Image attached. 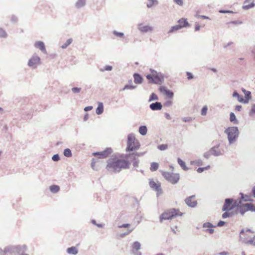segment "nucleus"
Segmentation results:
<instances>
[{
	"mask_svg": "<svg viewBox=\"0 0 255 255\" xmlns=\"http://www.w3.org/2000/svg\"><path fill=\"white\" fill-rule=\"evenodd\" d=\"M158 168V164L156 162H152L151 164L150 169L152 171H156Z\"/></svg>",
	"mask_w": 255,
	"mask_h": 255,
	"instance_id": "nucleus-42",
	"label": "nucleus"
},
{
	"mask_svg": "<svg viewBox=\"0 0 255 255\" xmlns=\"http://www.w3.org/2000/svg\"><path fill=\"white\" fill-rule=\"evenodd\" d=\"M106 168L108 171L119 172L122 169L129 167V160H109Z\"/></svg>",
	"mask_w": 255,
	"mask_h": 255,
	"instance_id": "nucleus-1",
	"label": "nucleus"
},
{
	"mask_svg": "<svg viewBox=\"0 0 255 255\" xmlns=\"http://www.w3.org/2000/svg\"><path fill=\"white\" fill-rule=\"evenodd\" d=\"M186 75H187V79L188 80H191V79H192L193 78V74L189 72H187L186 73Z\"/></svg>",
	"mask_w": 255,
	"mask_h": 255,
	"instance_id": "nucleus-58",
	"label": "nucleus"
},
{
	"mask_svg": "<svg viewBox=\"0 0 255 255\" xmlns=\"http://www.w3.org/2000/svg\"><path fill=\"white\" fill-rule=\"evenodd\" d=\"M140 144L137 140L136 139L133 133H130L128 136L127 151H132L135 149H138Z\"/></svg>",
	"mask_w": 255,
	"mask_h": 255,
	"instance_id": "nucleus-5",
	"label": "nucleus"
},
{
	"mask_svg": "<svg viewBox=\"0 0 255 255\" xmlns=\"http://www.w3.org/2000/svg\"><path fill=\"white\" fill-rule=\"evenodd\" d=\"M207 110H208L207 106H204L201 110V115H202V116L206 115Z\"/></svg>",
	"mask_w": 255,
	"mask_h": 255,
	"instance_id": "nucleus-48",
	"label": "nucleus"
},
{
	"mask_svg": "<svg viewBox=\"0 0 255 255\" xmlns=\"http://www.w3.org/2000/svg\"><path fill=\"white\" fill-rule=\"evenodd\" d=\"M233 97H237L239 102H241V99H243L242 96L239 94L237 91H234L233 93Z\"/></svg>",
	"mask_w": 255,
	"mask_h": 255,
	"instance_id": "nucleus-43",
	"label": "nucleus"
},
{
	"mask_svg": "<svg viewBox=\"0 0 255 255\" xmlns=\"http://www.w3.org/2000/svg\"><path fill=\"white\" fill-rule=\"evenodd\" d=\"M134 78V82L137 84H140L142 83L143 78L138 73H134L133 75Z\"/></svg>",
	"mask_w": 255,
	"mask_h": 255,
	"instance_id": "nucleus-24",
	"label": "nucleus"
},
{
	"mask_svg": "<svg viewBox=\"0 0 255 255\" xmlns=\"http://www.w3.org/2000/svg\"><path fill=\"white\" fill-rule=\"evenodd\" d=\"M17 20V17L15 15H12L11 17V21L13 22H16Z\"/></svg>",
	"mask_w": 255,
	"mask_h": 255,
	"instance_id": "nucleus-62",
	"label": "nucleus"
},
{
	"mask_svg": "<svg viewBox=\"0 0 255 255\" xmlns=\"http://www.w3.org/2000/svg\"><path fill=\"white\" fill-rule=\"evenodd\" d=\"M255 6V2H251L250 4L246 3L244 4L242 6L243 9L245 10H248L250 8H253Z\"/></svg>",
	"mask_w": 255,
	"mask_h": 255,
	"instance_id": "nucleus-35",
	"label": "nucleus"
},
{
	"mask_svg": "<svg viewBox=\"0 0 255 255\" xmlns=\"http://www.w3.org/2000/svg\"><path fill=\"white\" fill-rule=\"evenodd\" d=\"M187 21V20L185 19L181 18V19H179L178 20V22L179 23V25H183L184 24V21Z\"/></svg>",
	"mask_w": 255,
	"mask_h": 255,
	"instance_id": "nucleus-64",
	"label": "nucleus"
},
{
	"mask_svg": "<svg viewBox=\"0 0 255 255\" xmlns=\"http://www.w3.org/2000/svg\"><path fill=\"white\" fill-rule=\"evenodd\" d=\"M138 131L142 135H145L147 133V128L145 126H141L139 127Z\"/></svg>",
	"mask_w": 255,
	"mask_h": 255,
	"instance_id": "nucleus-31",
	"label": "nucleus"
},
{
	"mask_svg": "<svg viewBox=\"0 0 255 255\" xmlns=\"http://www.w3.org/2000/svg\"><path fill=\"white\" fill-rule=\"evenodd\" d=\"M230 121L231 122L234 123V124H238L239 122L237 120L236 115L233 112H231L230 114Z\"/></svg>",
	"mask_w": 255,
	"mask_h": 255,
	"instance_id": "nucleus-33",
	"label": "nucleus"
},
{
	"mask_svg": "<svg viewBox=\"0 0 255 255\" xmlns=\"http://www.w3.org/2000/svg\"><path fill=\"white\" fill-rule=\"evenodd\" d=\"M20 245L8 246L3 250L0 249V255H17Z\"/></svg>",
	"mask_w": 255,
	"mask_h": 255,
	"instance_id": "nucleus-7",
	"label": "nucleus"
},
{
	"mask_svg": "<svg viewBox=\"0 0 255 255\" xmlns=\"http://www.w3.org/2000/svg\"><path fill=\"white\" fill-rule=\"evenodd\" d=\"M73 39L72 38H69L67 40L66 42L63 44L62 45H61V47L62 49H65L72 42Z\"/></svg>",
	"mask_w": 255,
	"mask_h": 255,
	"instance_id": "nucleus-38",
	"label": "nucleus"
},
{
	"mask_svg": "<svg viewBox=\"0 0 255 255\" xmlns=\"http://www.w3.org/2000/svg\"><path fill=\"white\" fill-rule=\"evenodd\" d=\"M112 151L113 150L112 148L107 147L104 151L94 152L92 153V154L98 158H107L110 154H111L112 153Z\"/></svg>",
	"mask_w": 255,
	"mask_h": 255,
	"instance_id": "nucleus-12",
	"label": "nucleus"
},
{
	"mask_svg": "<svg viewBox=\"0 0 255 255\" xmlns=\"http://www.w3.org/2000/svg\"><path fill=\"white\" fill-rule=\"evenodd\" d=\"M71 90L74 93H78L81 91V88L78 87H73Z\"/></svg>",
	"mask_w": 255,
	"mask_h": 255,
	"instance_id": "nucleus-51",
	"label": "nucleus"
},
{
	"mask_svg": "<svg viewBox=\"0 0 255 255\" xmlns=\"http://www.w3.org/2000/svg\"><path fill=\"white\" fill-rule=\"evenodd\" d=\"M34 47L35 48H39L43 52H46L45 44L42 41H36L34 43Z\"/></svg>",
	"mask_w": 255,
	"mask_h": 255,
	"instance_id": "nucleus-22",
	"label": "nucleus"
},
{
	"mask_svg": "<svg viewBox=\"0 0 255 255\" xmlns=\"http://www.w3.org/2000/svg\"><path fill=\"white\" fill-rule=\"evenodd\" d=\"M216 226H214L210 222H206V223H204L203 224V228H214Z\"/></svg>",
	"mask_w": 255,
	"mask_h": 255,
	"instance_id": "nucleus-47",
	"label": "nucleus"
},
{
	"mask_svg": "<svg viewBox=\"0 0 255 255\" xmlns=\"http://www.w3.org/2000/svg\"><path fill=\"white\" fill-rule=\"evenodd\" d=\"M167 145L166 144H160L158 146V148L160 150H164L167 149Z\"/></svg>",
	"mask_w": 255,
	"mask_h": 255,
	"instance_id": "nucleus-53",
	"label": "nucleus"
},
{
	"mask_svg": "<svg viewBox=\"0 0 255 255\" xmlns=\"http://www.w3.org/2000/svg\"><path fill=\"white\" fill-rule=\"evenodd\" d=\"M67 253L70 255H76L78 254V250L75 247H71L67 249Z\"/></svg>",
	"mask_w": 255,
	"mask_h": 255,
	"instance_id": "nucleus-29",
	"label": "nucleus"
},
{
	"mask_svg": "<svg viewBox=\"0 0 255 255\" xmlns=\"http://www.w3.org/2000/svg\"><path fill=\"white\" fill-rule=\"evenodd\" d=\"M151 74H147L146 78L148 80V83L161 85L164 80V75L152 69H150Z\"/></svg>",
	"mask_w": 255,
	"mask_h": 255,
	"instance_id": "nucleus-2",
	"label": "nucleus"
},
{
	"mask_svg": "<svg viewBox=\"0 0 255 255\" xmlns=\"http://www.w3.org/2000/svg\"><path fill=\"white\" fill-rule=\"evenodd\" d=\"M224 132L227 135L230 144L236 141L239 135V130L237 127H230L226 128Z\"/></svg>",
	"mask_w": 255,
	"mask_h": 255,
	"instance_id": "nucleus-4",
	"label": "nucleus"
},
{
	"mask_svg": "<svg viewBox=\"0 0 255 255\" xmlns=\"http://www.w3.org/2000/svg\"><path fill=\"white\" fill-rule=\"evenodd\" d=\"M225 224H226V222L225 221H220L217 224V226L222 227V226H224L225 225Z\"/></svg>",
	"mask_w": 255,
	"mask_h": 255,
	"instance_id": "nucleus-60",
	"label": "nucleus"
},
{
	"mask_svg": "<svg viewBox=\"0 0 255 255\" xmlns=\"http://www.w3.org/2000/svg\"><path fill=\"white\" fill-rule=\"evenodd\" d=\"M233 199L232 198H227L225 199L224 205L222 208L223 211H229L233 209L235 207H237L238 201L233 203Z\"/></svg>",
	"mask_w": 255,
	"mask_h": 255,
	"instance_id": "nucleus-9",
	"label": "nucleus"
},
{
	"mask_svg": "<svg viewBox=\"0 0 255 255\" xmlns=\"http://www.w3.org/2000/svg\"><path fill=\"white\" fill-rule=\"evenodd\" d=\"M113 69V67L110 65H106L103 68H101L100 69V71L104 72L105 71H110Z\"/></svg>",
	"mask_w": 255,
	"mask_h": 255,
	"instance_id": "nucleus-46",
	"label": "nucleus"
},
{
	"mask_svg": "<svg viewBox=\"0 0 255 255\" xmlns=\"http://www.w3.org/2000/svg\"><path fill=\"white\" fill-rule=\"evenodd\" d=\"M162 175L168 182L172 184H177L180 179V175L178 173L163 171Z\"/></svg>",
	"mask_w": 255,
	"mask_h": 255,
	"instance_id": "nucleus-8",
	"label": "nucleus"
},
{
	"mask_svg": "<svg viewBox=\"0 0 255 255\" xmlns=\"http://www.w3.org/2000/svg\"><path fill=\"white\" fill-rule=\"evenodd\" d=\"M178 164L184 170H187L188 168L186 166L185 162L184 160H177Z\"/></svg>",
	"mask_w": 255,
	"mask_h": 255,
	"instance_id": "nucleus-39",
	"label": "nucleus"
},
{
	"mask_svg": "<svg viewBox=\"0 0 255 255\" xmlns=\"http://www.w3.org/2000/svg\"><path fill=\"white\" fill-rule=\"evenodd\" d=\"M255 114V104L252 105L251 110L249 112V115L251 116L253 114Z\"/></svg>",
	"mask_w": 255,
	"mask_h": 255,
	"instance_id": "nucleus-54",
	"label": "nucleus"
},
{
	"mask_svg": "<svg viewBox=\"0 0 255 255\" xmlns=\"http://www.w3.org/2000/svg\"><path fill=\"white\" fill-rule=\"evenodd\" d=\"M237 208L239 209L240 213L242 216H243L246 212L249 211L248 208L246 207V203L242 204L241 201L238 202Z\"/></svg>",
	"mask_w": 255,
	"mask_h": 255,
	"instance_id": "nucleus-19",
	"label": "nucleus"
},
{
	"mask_svg": "<svg viewBox=\"0 0 255 255\" xmlns=\"http://www.w3.org/2000/svg\"><path fill=\"white\" fill-rule=\"evenodd\" d=\"M172 104V102L171 101H167L164 103V106L167 107H169L171 106Z\"/></svg>",
	"mask_w": 255,
	"mask_h": 255,
	"instance_id": "nucleus-57",
	"label": "nucleus"
},
{
	"mask_svg": "<svg viewBox=\"0 0 255 255\" xmlns=\"http://www.w3.org/2000/svg\"><path fill=\"white\" fill-rule=\"evenodd\" d=\"M19 251H18L17 255H29L25 253L27 250V247L26 245H20Z\"/></svg>",
	"mask_w": 255,
	"mask_h": 255,
	"instance_id": "nucleus-25",
	"label": "nucleus"
},
{
	"mask_svg": "<svg viewBox=\"0 0 255 255\" xmlns=\"http://www.w3.org/2000/svg\"><path fill=\"white\" fill-rule=\"evenodd\" d=\"M230 23L233 24H241L242 23V21L239 20H234L231 21Z\"/></svg>",
	"mask_w": 255,
	"mask_h": 255,
	"instance_id": "nucleus-59",
	"label": "nucleus"
},
{
	"mask_svg": "<svg viewBox=\"0 0 255 255\" xmlns=\"http://www.w3.org/2000/svg\"><path fill=\"white\" fill-rule=\"evenodd\" d=\"M184 24L183 25H179L177 24L174 26H173L171 27L170 29L169 30L168 33H173L174 31H177L180 29H181L183 27H186L188 26H189V23L188 21H184Z\"/></svg>",
	"mask_w": 255,
	"mask_h": 255,
	"instance_id": "nucleus-17",
	"label": "nucleus"
},
{
	"mask_svg": "<svg viewBox=\"0 0 255 255\" xmlns=\"http://www.w3.org/2000/svg\"><path fill=\"white\" fill-rule=\"evenodd\" d=\"M219 145L214 146L212 147L210 150L204 153V156L206 158H209L210 157L211 155H213L215 156H217L222 154L220 150L219 149Z\"/></svg>",
	"mask_w": 255,
	"mask_h": 255,
	"instance_id": "nucleus-11",
	"label": "nucleus"
},
{
	"mask_svg": "<svg viewBox=\"0 0 255 255\" xmlns=\"http://www.w3.org/2000/svg\"><path fill=\"white\" fill-rule=\"evenodd\" d=\"M173 2L180 6H182L183 4L182 0H173Z\"/></svg>",
	"mask_w": 255,
	"mask_h": 255,
	"instance_id": "nucleus-56",
	"label": "nucleus"
},
{
	"mask_svg": "<svg viewBox=\"0 0 255 255\" xmlns=\"http://www.w3.org/2000/svg\"><path fill=\"white\" fill-rule=\"evenodd\" d=\"M51 159H60V156L58 154H55L53 155L51 158Z\"/></svg>",
	"mask_w": 255,
	"mask_h": 255,
	"instance_id": "nucleus-63",
	"label": "nucleus"
},
{
	"mask_svg": "<svg viewBox=\"0 0 255 255\" xmlns=\"http://www.w3.org/2000/svg\"><path fill=\"white\" fill-rule=\"evenodd\" d=\"M104 112V105L103 103L99 102L98 107L96 109V113L97 115H100Z\"/></svg>",
	"mask_w": 255,
	"mask_h": 255,
	"instance_id": "nucleus-27",
	"label": "nucleus"
},
{
	"mask_svg": "<svg viewBox=\"0 0 255 255\" xmlns=\"http://www.w3.org/2000/svg\"><path fill=\"white\" fill-rule=\"evenodd\" d=\"M86 0H77V2L75 3V6L77 8L84 6L86 4Z\"/></svg>",
	"mask_w": 255,
	"mask_h": 255,
	"instance_id": "nucleus-32",
	"label": "nucleus"
},
{
	"mask_svg": "<svg viewBox=\"0 0 255 255\" xmlns=\"http://www.w3.org/2000/svg\"><path fill=\"white\" fill-rule=\"evenodd\" d=\"M7 37L6 32L2 28H0V38H6Z\"/></svg>",
	"mask_w": 255,
	"mask_h": 255,
	"instance_id": "nucleus-41",
	"label": "nucleus"
},
{
	"mask_svg": "<svg viewBox=\"0 0 255 255\" xmlns=\"http://www.w3.org/2000/svg\"><path fill=\"white\" fill-rule=\"evenodd\" d=\"M245 99H241V103L247 104L249 102V101L251 99V93L250 91L247 92L245 93Z\"/></svg>",
	"mask_w": 255,
	"mask_h": 255,
	"instance_id": "nucleus-26",
	"label": "nucleus"
},
{
	"mask_svg": "<svg viewBox=\"0 0 255 255\" xmlns=\"http://www.w3.org/2000/svg\"><path fill=\"white\" fill-rule=\"evenodd\" d=\"M138 29L140 31L146 33L147 32H152L153 27L149 25H144L142 24H139L138 25Z\"/></svg>",
	"mask_w": 255,
	"mask_h": 255,
	"instance_id": "nucleus-18",
	"label": "nucleus"
},
{
	"mask_svg": "<svg viewBox=\"0 0 255 255\" xmlns=\"http://www.w3.org/2000/svg\"><path fill=\"white\" fill-rule=\"evenodd\" d=\"M239 240L245 244L251 245L253 246H255V240L254 238H252L250 240H248L247 238H243V237L240 236Z\"/></svg>",
	"mask_w": 255,
	"mask_h": 255,
	"instance_id": "nucleus-20",
	"label": "nucleus"
},
{
	"mask_svg": "<svg viewBox=\"0 0 255 255\" xmlns=\"http://www.w3.org/2000/svg\"><path fill=\"white\" fill-rule=\"evenodd\" d=\"M219 12L221 13H234V12L229 10L220 9Z\"/></svg>",
	"mask_w": 255,
	"mask_h": 255,
	"instance_id": "nucleus-52",
	"label": "nucleus"
},
{
	"mask_svg": "<svg viewBox=\"0 0 255 255\" xmlns=\"http://www.w3.org/2000/svg\"><path fill=\"white\" fill-rule=\"evenodd\" d=\"M241 195V199L239 201H244L245 202H248V201H253V200L251 198V197L248 195H245L243 194V193H240Z\"/></svg>",
	"mask_w": 255,
	"mask_h": 255,
	"instance_id": "nucleus-28",
	"label": "nucleus"
},
{
	"mask_svg": "<svg viewBox=\"0 0 255 255\" xmlns=\"http://www.w3.org/2000/svg\"><path fill=\"white\" fill-rule=\"evenodd\" d=\"M134 230V228H132L131 229H129L128 231L127 232H125L123 234H122L121 235V237H123L128 234H129V233H130L133 230Z\"/></svg>",
	"mask_w": 255,
	"mask_h": 255,
	"instance_id": "nucleus-55",
	"label": "nucleus"
},
{
	"mask_svg": "<svg viewBox=\"0 0 255 255\" xmlns=\"http://www.w3.org/2000/svg\"><path fill=\"white\" fill-rule=\"evenodd\" d=\"M159 90L161 93L165 94L169 98H172L173 97V92L171 90L167 89L164 86H160L159 88Z\"/></svg>",
	"mask_w": 255,
	"mask_h": 255,
	"instance_id": "nucleus-16",
	"label": "nucleus"
},
{
	"mask_svg": "<svg viewBox=\"0 0 255 255\" xmlns=\"http://www.w3.org/2000/svg\"><path fill=\"white\" fill-rule=\"evenodd\" d=\"M136 88V86H134L132 84H127L126 85L124 88L123 90H127V89H130V90H133Z\"/></svg>",
	"mask_w": 255,
	"mask_h": 255,
	"instance_id": "nucleus-45",
	"label": "nucleus"
},
{
	"mask_svg": "<svg viewBox=\"0 0 255 255\" xmlns=\"http://www.w3.org/2000/svg\"><path fill=\"white\" fill-rule=\"evenodd\" d=\"M41 64V59L37 54L34 53L29 59L28 62V66L32 69H35L38 65Z\"/></svg>",
	"mask_w": 255,
	"mask_h": 255,
	"instance_id": "nucleus-10",
	"label": "nucleus"
},
{
	"mask_svg": "<svg viewBox=\"0 0 255 255\" xmlns=\"http://www.w3.org/2000/svg\"><path fill=\"white\" fill-rule=\"evenodd\" d=\"M158 100V96L156 95V94H155L154 93H152L150 96L148 102H150L152 101Z\"/></svg>",
	"mask_w": 255,
	"mask_h": 255,
	"instance_id": "nucleus-44",
	"label": "nucleus"
},
{
	"mask_svg": "<svg viewBox=\"0 0 255 255\" xmlns=\"http://www.w3.org/2000/svg\"><path fill=\"white\" fill-rule=\"evenodd\" d=\"M141 245L138 241H135L132 245V253L134 255H141V252H139L140 249Z\"/></svg>",
	"mask_w": 255,
	"mask_h": 255,
	"instance_id": "nucleus-13",
	"label": "nucleus"
},
{
	"mask_svg": "<svg viewBox=\"0 0 255 255\" xmlns=\"http://www.w3.org/2000/svg\"><path fill=\"white\" fill-rule=\"evenodd\" d=\"M148 2L146 3L147 8H151L154 5H156L158 4V0H147Z\"/></svg>",
	"mask_w": 255,
	"mask_h": 255,
	"instance_id": "nucleus-30",
	"label": "nucleus"
},
{
	"mask_svg": "<svg viewBox=\"0 0 255 255\" xmlns=\"http://www.w3.org/2000/svg\"><path fill=\"white\" fill-rule=\"evenodd\" d=\"M64 155L66 157H72V154L71 150L69 148H66L63 152Z\"/></svg>",
	"mask_w": 255,
	"mask_h": 255,
	"instance_id": "nucleus-37",
	"label": "nucleus"
},
{
	"mask_svg": "<svg viewBox=\"0 0 255 255\" xmlns=\"http://www.w3.org/2000/svg\"><path fill=\"white\" fill-rule=\"evenodd\" d=\"M150 187L157 192H161L160 183L159 182H155L152 179H150L149 182Z\"/></svg>",
	"mask_w": 255,
	"mask_h": 255,
	"instance_id": "nucleus-14",
	"label": "nucleus"
},
{
	"mask_svg": "<svg viewBox=\"0 0 255 255\" xmlns=\"http://www.w3.org/2000/svg\"><path fill=\"white\" fill-rule=\"evenodd\" d=\"M143 154L142 152H133L131 154H124L115 153L112 154L111 159H136Z\"/></svg>",
	"mask_w": 255,
	"mask_h": 255,
	"instance_id": "nucleus-6",
	"label": "nucleus"
},
{
	"mask_svg": "<svg viewBox=\"0 0 255 255\" xmlns=\"http://www.w3.org/2000/svg\"><path fill=\"white\" fill-rule=\"evenodd\" d=\"M195 197V196L194 195H192L188 197L185 200V203L188 206L192 208H194L196 206L197 202L194 200Z\"/></svg>",
	"mask_w": 255,
	"mask_h": 255,
	"instance_id": "nucleus-15",
	"label": "nucleus"
},
{
	"mask_svg": "<svg viewBox=\"0 0 255 255\" xmlns=\"http://www.w3.org/2000/svg\"><path fill=\"white\" fill-rule=\"evenodd\" d=\"M183 213L179 210L175 208L170 209L164 212L159 217L160 222L162 223L163 220H171L177 216H182Z\"/></svg>",
	"mask_w": 255,
	"mask_h": 255,
	"instance_id": "nucleus-3",
	"label": "nucleus"
},
{
	"mask_svg": "<svg viewBox=\"0 0 255 255\" xmlns=\"http://www.w3.org/2000/svg\"><path fill=\"white\" fill-rule=\"evenodd\" d=\"M102 166L100 160H93L91 163V167L94 170L98 171Z\"/></svg>",
	"mask_w": 255,
	"mask_h": 255,
	"instance_id": "nucleus-23",
	"label": "nucleus"
},
{
	"mask_svg": "<svg viewBox=\"0 0 255 255\" xmlns=\"http://www.w3.org/2000/svg\"><path fill=\"white\" fill-rule=\"evenodd\" d=\"M246 207L248 208V211L255 212V206L252 203H246Z\"/></svg>",
	"mask_w": 255,
	"mask_h": 255,
	"instance_id": "nucleus-40",
	"label": "nucleus"
},
{
	"mask_svg": "<svg viewBox=\"0 0 255 255\" xmlns=\"http://www.w3.org/2000/svg\"><path fill=\"white\" fill-rule=\"evenodd\" d=\"M182 120L184 122H189L192 120V118L191 117H185L182 118Z\"/></svg>",
	"mask_w": 255,
	"mask_h": 255,
	"instance_id": "nucleus-61",
	"label": "nucleus"
},
{
	"mask_svg": "<svg viewBox=\"0 0 255 255\" xmlns=\"http://www.w3.org/2000/svg\"><path fill=\"white\" fill-rule=\"evenodd\" d=\"M225 212L222 214V218L225 219L227 218L232 217L234 215L233 212L225 211Z\"/></svg>",
	"mask_w": 255,
	"mask_h": 255,
	"instance_id": "nucleus-36",
	"label": "nucleus"
},
{
	"mask_svg": "<svg viewBox=\"0 0 255 255\" xmlns=\"http://www.w3.org/2000/svg\"><path fill=\"white\" fill-rule=\"evenodd\" d=\"M209 168H210V166L209 165H208V166H207L206 167H199V168H198L197 169V171L198 173H201V172H203L205 170H207V169H208Z\"/></svg>",
	"mask_w": 255,
	"mask_h": 255,
	"instance_id": "nucleus-50",
	"label": "nucleus"
},
{
	"mask_svg": "<svg viewBox=\"0 0 255 255\" xmlns=\"http://www.w3.org/2000/svg\"><path fill=\"white\" fill-rule=\"evenodd\" d=\"M113 34L117 36V37H123L124 35V33L123 32H118V31H117L116 30H114L113 31Z\"/></svg>",
	"mask_w": 255,
	"mask_h": 255,
	"instance_id": "nucleus-49",
	"label": "nucleus"
},
{
	"mask_svg": "<svg viewBox=\"0 0 255 255\" xmlns=\"http://www.w3.org/2000/svg\"><path fill=\"white\" fill-rule=\"evenodd\" d=\"M50 190L52 193H56L60 190V187L58 185H53L50 186Z\"/></svg>",
	"mask_w": 255,
	"mask_h": 255,
	"instance_id": "nucleus-34",
	"label": "nucleus"
},
{
	"mask_svg": "<svg viewBox=\"0 0 255 255\" xmlns=\"http://www.w3.org/2000/svg\"><path fill=\"white\" fill-rule=\"evenodd\" d=\"M149 108L152 111H159L162 109V105L160 102H156L150 104Z\"/></svg>",
	"mask_w": 255,
	"mask_h": 255,
	"instance_id": "nucleus-21",
	"label": "nucleus"
}]
</instances>
